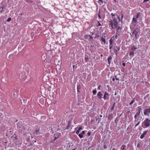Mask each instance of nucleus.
Wrapping results in <instances>:
<instances>
[{
  "label": "nucleus",
  "instance_id": "nucleus-64",
  "mask_svg": "<svg viewBox=\"0 0 150 150\" xmlns=\"http://www.w3.org/2000/svg\"><path fill=\"white\" fill-rule=\"evenodd\" d=\"M27 2H29V1L27 0Z\"/></svg>",
  "mask_w": 150,
  "mask_h": 150
},
{
  "label": "nucleus",
  "instance_id": "nucleus-51",
  "mask_svg": "<svg viewBox=\"0 0 150 150\" xmlns=\"http://www.w3.org/2000/svg\"><path fill=\"white\" fill-rule=\"evenodd\" d=\"M115 53V54L117 56L118 54L117 52H114Z\"/></svg>",
  "mask_w": 150,
  "mask_h": 150
},
{
  "label": "nucleus",
  "instance_id": "nucleus-31",
  "mask_svg": "<svg viewBox=\"0 0 150 150\" xmlns=\"http://www.w3.org/2000/svg\"><path fill=\"white\" fill-rule=\"evenodd\" d=\"M149 94H147L146 95V96H145L144 97V100L146 99L147 98H148V97H149Z\"/></svg>",
  "mask_w": 150,
  "mask_h": 150
},
{
  "label": "nucleus",
  "instance_id": "nucleus-49",
  "mask_svg": "<svg viewBox=\"0 0 150 150\" xmlns=\"http://www.w3.org/2000/svg\"><path fill=\"white\" fill-rule=\"evenodd\" d=\"M115 102L113 103L112 106H114L115 107Z\"/></svg>",
  "mask_w": 150,
  "mask_h": 150
},
{
  "label": "nucleus",
  "instance_id": "nucleus-23",
  "mask_svg": "<svg viewBox=\"0 0 150 150\" xmlns=\"http://www.w3.org/2000/svg\"><path fill=\"white\" fill-rule=\"evenodd\" d=\"M113 42V40H112V38H111L110 40V45H112Z\"/></svg>",
  "mask_w": 150,
  "mask_h": 150
},
{
  "label": "nucleus",
  "instance_id": "nucleus-57",
  "mask_svg": "<svg viewBox=\"0 0 150 150\" xmlns=\"http://www.w3.org/2000/svg\"><path fill=\"white\" fill-rule=\"evenodd\" d=\"M2 11H3V10H2V9H1V10L0 13H1Z\"/></svg>",
  "mask_w": 150,
  "mask_h": 150
},
{
  "label": "nucleus",
  "instance_id": "nucleus-1",
  "mask_svg": "<svg viewBox=\"0 0 150 150\" xmlns=\"http://www.w3.org/2000/svg\"><path fill=\"white\" fill-rule=\"evenodd\" d=\"M150 126V119L146 118L142 123V127L143 128L147 127Z\"/></svg>",
  "mask_w": 150,
  "mask_h": 150
},
{
  "label": "nucleus",
  "instance_id": "nucleus-53",
  "mask_svg": "<svg viewBox=\"0 0 150 150\" xmlns=\"http://www.w3.org/2000/svg\"><path fill=\"white\" fill-rule=\"evenodd\" d=\"M115 78H113L112 79V81H115Z\"/></svg>",
  "mask_w": 150,
  "mask_h": 150
},
{
  "label": "nucleus",
  "instance_id": "nucleus-34",
  "mask_svg": "<svg viewBox=\"0 0 150 150\" xmlns=\"http://www.w3.org/2000/svg\"><path fill=\"white\" fill-rule=\"evenodd\" d=\"M70 127V123L69 122L68 125L66 127V129H69Z\"/></svg>",
  "mask_w": 150,
  "mask_h": 150
},
{
  "label": "nucleus",
  "instance_id": "nucleus-38",
  "mask_svg": "<svg viewBox=\"0 0 150 150\" xmlns=\"http://www.w3.org/2000/svg\"><path fill=\"white\" fill-rule=\"evenodd\" d=\"M98 26H100L101 25V24L100 23L99 21H98Z\"/></svg>",
  "mask_w": 150,
  "mask_h": 150
},
{
  "label": "nucleus",
  "instance_id": "nucleus-42",
  "mask_svg": "<svg viewBox=\"0 0 150 150\" xmlns=\"http://www.w3.org/2000/svg\"><path fill=\"white\" fill-rule=\"evenodd\" d=\"M104 149H106L107 148V146L106 145H104L103 146Z\"/></svg>",
  "mask_w": 150,
  "mask_h": 150
},
{
  "label": "nucleus",
  "instance_id": "nucleus-11",
  "mask_svg": "<svg viewBox=\"0 0 150 150\" xmlns=\"http://www.w3.org/2000/svg\"><path fill=\"white\" fill-rule=\"evenodd\" d=\"M137 19L135 18V17H133L132 18V23L134 24V25H136V24L137 23Z\"/></svg>",
  "mask_w": 150,
  "mask_h": 150
},
{
  "label": "nucleus",
  "instance_id": "nucleus-15",
  "mask_svg": "<svg viewBox=\"0 0 150 150\" xmlns=\"http://www.w3.org/2000/svg\"><path fill=\"white\" fill-rule=\"evenodd\" d=\"M112 59V57L111 56H110L108 59V63L110 64L111 63V61Z\"/></svg>",
  "mask_w": 150,
  "mask_h": 150
},
{
  "label": "nucleus",
  "instance_id": "nucleus-28",
  "mask_svg": "<svg viewBox=\"0 0 150 150\" xmlns=\"http://www.w3.org/2000/svg\"><path fill=\"white\" fill-rule=\"evenodd\" d=\"M130 29L131 31H133L134 30H135V28H134V27L132 26H130Z\"/></svg>",
  "mask_w": 150,
  "mask_h": 150
},
{
  "label": "nucleus",
  "instance_id": "nucleus-17",
  "mask_svg": "<svg viewBox=\"0 0 150 150\" xmlns=\"http://www.w3.org/2000/svg\"><path fill=\"white\" fill-rule=\"evenodd\" d=\"M116 15L117 16V18L119 19V21H121V22L122 23V19L124 15L123 14H122L121 16V20L120 19V17L117 15V14H116Z\"/></svg>",
  "mask_w": 150,
  "mask_h": 150
},
{
  "label": "nucleus",
  "instance_id": "nucleus-8",
  "mask_svg": "<svg viewBox=\"0 0 150 150\" xmlns=\"http://www.w3.org/2000/svg\"><path fill=\"white\" fill-rule=\"evenodd\" d=\"M120 46H115L113 49L114 52H116L119 51L120 50Z\"/></svg>",
  "mask_w": 150,
  "mask_h": 150
},
{
  "label": "nucleus",
  "instance_id": "nucleus-19",
  "mask_svg": "<svg viewBox=\"0 0 150 150\" xmlns=\"http://www.w3.org/2000/svg\"><path fill=\"white\" fill-rule=\"evenodd\" d=\"M85 38H88L89 39H93V37L89 35H85Z\"/></svg>",
  "mask_w": 150,
  "mask_h": 150
},
{
  "label": "nucleus",
  "instance_id": "nucleus-10",
  "mask_svg": "<svg viewBox=\"0 0 150 150\" xmlns=\"http://www.w3.org/2000/svg\"><path fill=\"white\" fill-rule=\"evenodd\" d=\"M103 95V94H102V93L100 91H99L98 93L97 96L98 98L101 99L102 98Z\"/></svg>",
  "mask_w": 150,
  "mask_h": 150
},
{
  "label": "nucleus",
  "instance_id": "nucleus-46",
  "mask_svg": "<svg viewBox=\"0 0 150 150\" xmlns=\"http://www.w3.org/2000/svg\"><path fill=\"white\" fill-rule=\"evenodd\" d=\"M109 46L110 49H111L112 47V45H110Z\"/></svg>",
  "mask_w": 150,
  "mask_h": 150
},
{
  "label": "nucleus",
  "instance_id": "nucleus-7",
  "mask_svg": "<svg viewBox=\"0 0 150 150\" xmlns=\"http://www.w3.org/2000/svg\"><path fill=\"white\" fill-rule=\"evenodd\" d=\"M109 95L108 93L105 92L104 95L103 97L102 98H103L105 100H107L109 99Z\"/></svg>",
  "mask_w": 150,
  "mask_h": 150
},
{
  "label": "nucleus",
  "instance_id": "nucleus-37",
  "mask_svg": "<svg viewBox=\"0 0 150 150\" xmlns=\"http://www.w3.org/2000/svg\"><path fill=\"white\" fill-rule=\"evenodd\" d=\"M122 28H121V27H120V26H118V28L117 29V32L119 30V29H122Z\"/></svg>",
  "mask_w": 150,
  "mask_h": 150
},
{
  "label": "nucleus",
  "instance_id": "nucleus-29",
  "mask_svg": "<svg viewBox=\"0 0 150 150\" xmlns=\"http://www.w3.org/2000/svg\"><path fill=\"white\" fill-rule=\"evenodd\" d=\"M134 101H135V100H134V99L133 100H131V102L129 104V105H131L132 104H133V103L134 102Z\"/></svg>",
  "mask_w": 150,
  "mask_h": 150
},
{
  "label": "nucleus",
  "instance_id": "nucleus-44",
  "mask_svg": "<svg viewBox=\"0 0 150 150\" xmlns=\"http://www.w3.org/2000/svg\"><path fill=\"white\" fill-rule=\"evenodd\" d=\"M114 106H112V107L111 108V110H114Z\"/></svg>",
  "mask_w": 150,
  "mask_h": 150
},
{
  "label": "nucleus",
  "instance_id": "nucleus-60",
  "mask_svg": "<svg viewBox=\"0 0 150 150\" xmlns=\"http://www.w3.org/2000/svg\"><path fill=\"white\" fill-rule=\"evenodd\" d=\"M76 148H74V149H72V150H76Z\"/></svg>",
  "mask_w": 150,
  "mask_h": 150
},
{
  "label": "nucleus",
  "instance_id": "nucleus-55",
  "mask_svg": "<svg viewBox=\"0 0 150 150\" xmlns=\"http://www.w3.org/2000/svg\"><path fill=\"white\" fill-rule=\"evenodd\" d=\"M96 37H99V35H96Z\"/></svg>",
  "mask_w": 150,
  "mask_h": 150
},
{
  "label": "nucleus",
  "instance_id": "nucleus-54",
  "mask_svg": "<svg viewBox=\"0 0 150 150\" xmlns=\"http://www.w3.org/2000/svg\"><path fill=\"white\" fill-rule=\"evenodd\" d=\"M4 8V6L2 7L1 9H2V10H3V9Z\"/></svg>",
  "mask_w": 150,
  "mask_h": 150
},
{
  "label": "nucleus",
  "instance_id": "nucleus-20",
  "mask_svg": "<svg viewBox=\"0 0 150 150\" xmlns=\"http://www.w3.org/2000/svg\"><path fill=\"white\" fill-rule=\"evenodd\" d=\"M120 118V116H118L116 117L115 120V123L116 124H117V122L119 120Z\"/></svg>",
  "mask_w": 150,
  "mask_h": 150
},
{
  "label": "nucleus",
  "instance_id": "nucleus-22",
  "mask_svg": "<svg viewBox=\"0 0 150 150\" xmlns=\"http://www.w3.org/2000/svg\"><path fill=\"white\" fill-rule=\"evenodd\" d=\"M134 51H131L129 53V56H132L133 57L134 56Z\"/></svg>",
  "mask_w": 150,
  "mask_h": 150
},
{
  "label": "nucleus",
  "instance_id": "nucleus-61",
  "mask_svg": "<svg viewBox=\"0 0 150 150\" xmlns=\"http://www.w3.org/2000/svg\"><path fill=\"white\" fill-rule=\"evenodd\" d=\"M100 1V2H103V1H102V0H101V1Z\"/></svg>",
  "mask_w": 150,
  "mask_h": 150
},
{
  "label": "nucleus",
  "instance_id": "nucleus-35",
  "mask_svg": "<svg viewBox=\"0 0 150 150\" xmlns=\"http://www.w3.org/2000/svg\"><path fill=\"white\" fill-rule=\"evenodd\" d=\"M11 18H9L7 20H6V21L7 22H10L11 21Z\"/></svg>",
  "mask_w": 150,
  "mask_h": 150
},
{
  "label": "nucleus",
  "instance_id": "nucleus-63",
  "mask_svg": "<svg viewBox=\"0 0 150 150\" xmlns=\"http://www.w3.org/2000/svg\"><path fill=\"white\" fill-rule=\"evenodd\" d=\"M101 57H102L103 56V54H101Z\"/></svg>",
  "mask_w": 150,
  "mask_h": 150
},
{
  "label": "nucleus",
  "instance_id": "nucleus-14",
  "mask_svg": "<svg viewBox=\"0 0 150 150\" xmlns=\"http://www.w3.org/2000/svg\"><path fill=\"white\" fill-rule=\"evenodd\" d=\"M40 133L39 132V129H37L35 130V131L34 132V134L36 135L40 134Z\"/></svg>",
  "mask_w": 150,
  "mask_h": 150
},
{
  "label": "nucleus",
  "instance_id": "nucleus-40",
  "mask_svg": "<svg viewBox=\"0 0 150 150\" xmlns=\"http://www.w3.org/2000/svg\"><path fill=\"white\" fill-rule=\"evenodd\" d=\"M91 134V132H88L87 133V135L88 136H90Z\"/></svg>",
  "mask_w": 150,
  "mask_h": 150
},
{
  "label": "nucleus",
  "instance_id": "nucleus-41",
  "mask_svg": "<svg viewBox=\"0 0 150 150\" xmlns=\"http://www.w3.org/2000/svg\"><path fill=\"white\" fill-rule=\"evenodd\" d=\"M140 121H139V122L138 123H137V124L135 125V127H136V126H138V125H139V123H140Z\"/></svg>",
  "mask_w": 150,
  "mask_h": 150
},
{
  "label": "nucleus",
  "instance_id": "nucleus-16",
  "mask_svg": "<svg viewBox=\"0 0 150 150\" xmlns=\"http://www.w3.org/2000/svg\"><path fill=\"white\" fill-rule=\"evenodd\" d=\"M130 47L131 48V50L132 51H135V50H137V47H135V46H134L131 45Z\"/></svg>",
  "mask_w": 150,
  "mask_h": 150
},
{
  "label": "nucleus",
  "instance_id": "nucleus-58",
  "mask_svg": "<svg viewBox=\"0 0 150 150\" xmlns=\"http://www.w3.org/2000/svg\"><path fill=\"white\" fill-rule=\"evenodd\" d=\"M100 117H102V115H100Z\"/></svg>",
  "mask_w": 150,
  "mask_h": 150
},
{
  "label": "nucleus",
  "instance_id": "nucleus-9",
  "mask_svg": "<svg viewBox=\"0 0 150 150\" xmlns=\"http://www.w3.org/2000/svg\"><path fill=\"white\" fill-rule=\"evenodd\" d=\"M143 3H145L147 8H149L150 6V5L149 4V3H150L149 1H144Z\"/></svg>",
  "mask_w": 150,
  "mask_h": 150
},
{
  "label": "nucleus",
  "instance_id": "nucleus-2",
  "mask_svg": "<svg viewBox=\"0 0 150 150\" xmlns=\"http://www.w3.org/2000/svg\"><path fill=\"white\" fill-rule=\"evenodd\" d=\"M110 23V25H111L112 28L113 29H115V28H117L118 27V22H114V23L112 22V21L110 20V21H108Z\"/></svg>",
  "mask_w": 150,
  "mask_h": 150
},
{
  "label": "nucleus",
  "instance_id": "nucleus-26",
  "mask_svg": "<svg viewBox=\"0 0 150 150\" xmlns=\"http://www.w3.org/2000/svg\"><path fill=\"white\" fill-rule=\"evenodd\" d=\"M93 94L94 95H96L97 93V91L96 89L93 90Z\"/></svg>",
  "mask_w": 150,
  "mask_h": 150
},
{
  "label": "nucleus",
  "instance_id": "nucleus-36",
  "mask_svg": "<svg viewBox=\"0 0 150 150\" xmlns=\"http://www.w3.org/2000/svg\"><path fill=\"white\" fill-rule=\"evenodd\" d=\"M98 17L99 18H101V16L100 15V11H99V13H98Z\"/></svg>",
  "mask_w": 150,
  "mask_h": 150
},
{
  "label": "nucleus",
  "instance_id": "nucleus-62",
  "mask_svg": "<svg viewBox=\"0 0 150 150\" xmlns=\"http://www.w3.org/2000/svg\"><path fill=\"white\" fill-rule=\"evenodd\" d=\"M117 95V93H116V92H115V95Z\"/></svg>",
  "mask_w": 150,
  "mask_h": 150
},
{
  "label": "nucleus",
  "instance_id": "nucleus-56",
  "mask_svg": "<svg viewBox=\"0 0 150 150\" xmlns=\"http://www.w3.org/2000/svg\"><path fill=\"white\" fill-rule=\"evenodd\" d=\"M115 38H117V35H116V36H115Z\"/></svg>",
  "mask_w": 150,
  "mask_h": 150
},
{
  "label": "nucleus",
  "instance_id": "nucleus-47",
  "mask_svg": "<svg viewBox=\"0 0 150 150\" xmlns=\"http://www.w3.org/2000/svg\"><path fill=\"white\" fill-rule=\"evenodd\" d=\"M101 86V85H100L99 86H98V89H100V87Z\"/></svg>",
  "mask_w": 150,
  "mask_h": 150
},
{
  "label": "nucleus",
  "instance_id": "nucleus-43",
  "mask_svg": "<svg viewBox=\"0 0 150 150\" xmlns=\"http://www.w3.org/2000/svg\"><path fill=\"white\" fill-rule=\"evenodd\" d=\"M79 132H80V130L78 129V130H77V131L76 132V134H78Z\"/></svg>",
  "mask_w": 150,
  "mask_h": 150
},
{
  "label": "nucleus",
  "instance_id": "nucleus-45",
  "mask_svg": "<svg viewBox=\"0 0 150 150\" xmlns=\"http://www.w3.org/2000/svg\"><path fill=\"white\" fill-rule=\"evenodd\" d=\"M82 129V128L81 127H80L78 129L80 131Z\"/></svg>",
  "mask_w": 150,
  "mask_h": 150
},
{
  "label": "nucleus",
  "instance_id": "nucleus-50",
  "mask_svg": "<svg viewBox=\"0 0 150 150\" xmlns=\"http://www.w3.org/2000/svg\"><path fill=\"white\" fill-rule=\"evenodd\" d=\"M125 65H126L125 63H123L122 65H123V66L125 67Z\"/></svg>",
  "mask_w": 150,
  "mask_h": 150
},
{
  "label": "nucleus",
  "instance_id": "nucleus-32",
  "mask_svg": "<svg viewBox=\"0 0 150 150\" xmlns=\"http://www.w3.org/2000/svg\"><path fill=\"white\" fill-rule=\"evenodd\" d=\"M112 18L113 19V21H114V22H117V19L116 18L115 16L113 17H112Z\"/></svg>",
  "mask_w": 150,
  "mask_h": 150
},
{
  "label": "nucleus",
  "instance_id": "nucleus-13",
  "mask_svg": "<svg viewBox=\"0 0 150 150\" xmlns=\"http://www.w3.org/2000/svg\"><path fill=\"white\" fill-rule=\"evenodd\" d=\"M113 117V115L112 113L110 114L108 116V120H111L112 119Z\"/></svg>",
  "mask_w": 150,
  "mask_h": 150
},
{
  "label": "nucleus",
  "instance_id": "nucleus-3",
  "mask_svg": "<svg viewBox=\"0 0 150 150\" xmlns=\"http://www.w3.org/2000/svg\"><path fill=\"white\" fill-rule=\"evenodd\" d=\"M137 109H138V111L137 112L136 114L135 115L134 117L135 119L134 121L135 122L137 121L136 119L137 118V116L139 115L141 110H142V108L141 106H139L137 108Z\"/></svg>",
  "mask_w": 150,
  "mask_h": 150
},
{
  "label": "nucleus",
  "instance_id": "nucleus-4",
  "mask_svg": "<svg viewBox=\"0 0 150 150\" xmlns=\"http://www.w3.org/2000/svg\"><path fill=\"white\" fill-rule=\"evenodd\" d=\"M132 35H135L138 33L140 34V29L138 28H135V30H134L132 32Z\"/></svg>",
  "mask_w": 150,
  "mask_h": 150
},
{
  "label": "nucleus",
  "instance_id": "nucleus-18",
  "mask_svg": "<svg viewBox=\"0 0 150 150\" xmlns=\"http://www.w3.org/2000/svg\"><path fill=\"white\" fill-rule=\"evenodd\" d=\"M84 134V130L83 131L82 133H80L79 135V137L81 138H82L83 137V134Z\"/></svg>",
  "mask_w": 150,
  "mask_h": 150
},
{
  "label": "nucleus",
  "instance_id": "nucleus-30",
  "mask_svg": "<svg viewBox=\"0 0 150 150\" xmlns=\"http://www.w3.org/2000/svg\"><path fill=\"white\" fill-rule=\"evenodd\" d=\"M88 56L87 55H85V61L86 62H87L88 60Z\"/></svg>",
  "mask_w": 150,
  "mask_h": 150
},
{
  "label": "nucleus",
  "instance_id": "nucleus-5",
  "mask_svg": "<svg viewBox=\"0 0 150 150\" xmlns=\"http://www.w3.org/2000/svg\"><path fill=\"white\" fill-rule=\"evenodd\" d=\"M150 113V108H145L144 110V114L145 115H149V113Z\"/></svg>",
  "mask_w": 150,
  "mask_h": 150
},
{
  "label": "nucleus",
  "instance_id": "nucleus-25",
  "mask_svg": "<svg viewBox=\"0 0 150 150\" xmlns=\"http://www.w3.org/2000/svg\"><path fill=\"white\" fill-rule=\"evenodd\" d=\"M101 40L102 42H103L105 44V40L104 38H103V37H102L101 39Z\"/></svg>",
  "mask_w": 150,
  "mask_h": 150
},
{
  "label": "nucleus",
  "instance_id": "nucleus-48",
  "mask_svg": "<svg viewBox=\"0 0 150 150\" xmlns=\"http://www.w3.org/2000/svg\"><path fill=\"white\" fill-rule=\"evenodd\" d=\"M14 135H15V134H14L13 135V137H14ZM15 135H16L15 134ZM18 139V138H17V137H16V135H15V139Z\"/></svg>",
  "mask_w": 150,
  "mask_h": 150
},
{
  "label": "nucleus",
  "instance_id": "nucleus-27",
  "mask_svg": "<svg viewBox=\"0 0 150 150\" xmlns=\"http://www.w3.org/2000/svg\"><path fill=\"white\" fill-rule=\"evenodd\" d=\"M140 15V12H138L137 13V14L136 16V17L135 18H136V19L137 18H139V16Z\"/></svg>",
  "mask_w": 150,
  "mask_h": 150
},
{
  "label": "nucleus",
  "instance_id": "nucleus-12",
  "mask_svg": "<svg viewBox=\"0 0 150 150\" xmlns=\"http://www.w3.org/2000/svg\"><path fill=\"white\" fill-rule=\"evenodd\" d=\"M148 131V130H147L146 131H144L143 132V134H142L140 136V139H142L144 138L145 135H146V134H147V133Z\"/></svg>",
  "mask_w": 150,
  "mask_h": 150
},
{
  "label": "nucleus",
  "instance_id": "nucleus-24",
  "mask_svg": "<svg viewBox=\"0 0 150 150\" xmlns=\"http://www.w3.org/2000/svg\"><path fill=\"white\" fill-rule=\"evenodd\" d=\"M135 35L136 39L137 40L138 39L139 37V34L138 33L137 34H136Z\"/></svg>",
  "mask_w": 150,
  "mask_h": 150
},
{
  "label": "nucleus",
  "instance_id": "nucleus-33",
  "mask_svg": "<svg viewBox=\"0 0 150 150\" xmlns=\"http://www.w3.org/2000/svg\"><path fill=\"white\" fill-rule=\"evenodd\" d=\"M12 97L13 98H16V95L15 93H13L12 95Z\"/></svg>",
  "mask_w": 150,
  "mask_h": 150
},
{
  "label": "nucleus",
  "instance_id": "nucleus-59",
  "mask_svg": "<svg viewBox=\"0 0 150 150\" xmlns=\"http://www.w3.org/2000/svg\"><path fill=\"white\" fill-rule=\"evenodd\" d=\"M122 113L120 115V116H120V117L122 115Z\"/></svg>",
  "mask_w": 150,
  "mask_h": 150
},
{
  "label": "nucleus",
  "instance_id": "nucleus-39",
  "mask_svg": "<svg viewBox=\"0 0 150 150\" xmlns=\"http://www.w3.org/2000/svg\"><path fill=\"white\" fill-rule=\"evenodd\" d=\"M111 14L112 16V17H115V14H114V13H112Z\"/></svg>",
  "mask_w": 150,
  "mask_h": 150
},
{
  "label": "nucleus",
  "instance_id": "nucleus-6",
  "mask_svg": "<svg viewBox=\"0 0 150 150\" xmlns=\"http://www.w3.org/2000/svg\"><path fill=\"white\" fill-rule=\"evenodd\" d=\"M61 135L60 133H56L54 134V139L53 141H52L51 142L53 143L55 140L58 139Z\"/></svg>",
  "mask_w": 150,
  "mask_h": 150
},
{
  "label": "nucleus",
  "instance_id": "nucleus-52",
  "mask_svg": "<svg viewBox=\"0 0 150 150\" xmlns=\"http://www.w3.org/2000/svg\"><path fill=\"white\" fill-rule=\"evenodd\" d=\"M115 79H116L117 80H119V79L117 78L116 76H115Z\"/></svg>",
  "mask_w": 150,
  "mask_h": 150
},
{
  "label": "nucleus",
  "instance_id": "nucleus-21",
  "mask_svg": "<svg viewBox=\"0 0 150 150\" xmlns=\"http://www.w3.org/2000/svg\"><path fill=\"white\" fill-rule=\"evenodd\" d=\"M126 146L125 145H122L121 146V148L122 150H125V148Z\"/></svg>",
  "mask_w": 150,
  "mask_h": 150
}]
</instances>
